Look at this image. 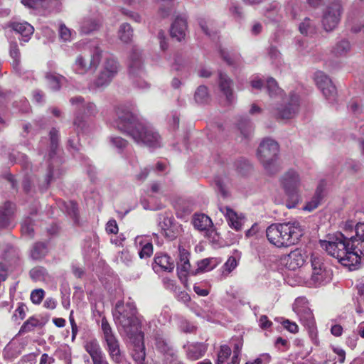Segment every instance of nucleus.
Wrapping results in <instances>:
<instances>
[{"label":"nucleus","mask_w":364,"mask_h":364,"mask_svg":"<svg viewBox=\"0 0 364 364\" xmlns=\"http://www.w3.org/2000/svg\"><path fill=\"white\" fill-rule=\"evenodd\" d=\"M117 129L130 136L138 144L149 147H158L160 145L159 133L149 124L139 119L129 107L119 105L116 108Z\"/></svg>","instance_id":"1"},{"label":"nucleus","mask_w":364,"mask_h":364,"mask_svg":"<svg viewBox=\"0 0 364 364\" xmlns=\"http://www.w3.org/2000/svg\"><path fill=\"white\" fill-rule=\"evenodd\" d=\"M321 247L328 255L338 259L346 267H355L360 263L361 258L355 250H353L349 237L340 232H336L328 240H320Z\"/></svg>","instance_id":"2"},{"label":"nucleus","mask_w":364,"mask_h":364,"mask_svg":"<svg viewBox=\"0 0 364 364\" xmlns=\"http://www.w3.org/2000/svg\"><path fill=\"white\" fill-rule=\"evenodd\" d=\"M304 233L298 221L272 224L266 230L268 240L278 247L297 243Z\"/></svg>","instance_id":"3"},{"label":"nucleus","mask_w":364,"mask_h":364,"mask_svg":"<svg viewBox=\"0 0 364 364\" xmlns=\"http://www.w3.org/2000/svg\"><path fill=\"white\" fill-rule=\"evenodd\" d=\"M112 314L119 331H123L128 337H133L139 331L140 321L137 317L136 307L133 302L118 301Z\"/></svg>","instance_id":"4"},{"label":"nucleus","mask_w":364,"mask_h":364,"mask_svg":"<svg viewBox=\"0 0 364 364\" xmlns=\"http://www.w3.org/2000/svg\"><path fill=\"white\" fill-rule=\"evenodd\" d=\"M49 136L50 144L48 157L50 163L48 165L47 173L44 178V181L39 185V188L41 191H46L50 185L58 179L64 172V171L59 166V159L58 157H55L59 141L58 130L55 128H52L50 131Z\"/></svg>","instance_id":"5"},{"label":"nucleus","mask_w":364,"mask_h":364,"mask_svg":"<svg viewBox=\"0 0 364 364\" xmlns=\"http://www.w3.org/2000/svg\"><path fill=\"white\" fill-rule=\"evenodd\" d=\"M279 152L278 143L269 138L262 140L258 147L257 157L269 175L276 174L280 171L281 168L277 162Z\"/></svg>","instance_id":"6"},{"label":"nucleus","mask_w":364,"mask_h":364,"mask_svg":"<svg viewBox=\"0 0 364 364\" xmlns=\"http://www.w3.org/2000/svg\"><path fill=\"white\" fill-rule=\"evenodd\" d=\"M281 183L288 197L286 206L288 208H295L300 200L298 192L300 178L298 173L293 170L288 171L282 176Z\"/></svg>","instance_id":"7"},{"label":"nucleus","mask_w":364,"mask_h":364,"mask_svg":"<svg viewBox=\"0 0 364 364\" xmlns=\"http://www.w3.org/2000/svg\"><path fill=\"white\" fill-rule=\"evenodd\" d=\"M310 262L312 267L310 284L314 287H318L328 283L331 279L332 272L327 267L324 258L314 253L311 255Z\"/></svg>","instance_id":"8"},{"label":"nucleus","mask_w":364,"mask_h":364,"mask_svg":"<svg viewBox=\"0 0 364 364\" xmlns=\"http://www.w3.org/2000/svg\"><path fill=\"white\" fill-rule=\"evenodd\" d=\"M128 70L130 77L139 87H146L148 85L144 80H141L145 75L143 59L141 51L133 49L128 60Z\"/></svg>","instance_id":"9"},{"label":"nucleus","mask_w":364,"mask_h":364,"mask_svg":"<svg viewBox=\"0 0 364 364\" xmlns=\"http://www.w3.org/2000/svg\"><path fill=\"white\" fill-rule=\"evenodd\" d=\"M102 50L95 47L90 55H79L73 65V70L80 75H85L90 70H95L101 60Z\"/></svg>","instance_id":"10"},{"label":"nucleus","mask_w":364,"mask_h":364,"mask_svg":"<svg viewBox=\"0 0 364 364\" xmlns=\"http://www.w3.org/2000/svg\"><path fill=\"white\" fill-rule=\"evenodd\" d=\"M343 10V6L339 0L329 3L323 9L321 25L326 32H331L338 26Z\"/></svg>","instance_id":"11"},{"label":"nucleus","mask_w":364,"mask_h":364,"mask_svg":"<svg viewBox=\"0 0 364 364\" xmlns=\"http://www.w3.org/2000/svg\"><path fill=\"white\" fill-rule=\"evenodd\" d=\"M299 97L295 93H291L289 99L273 111L277 119H288L294 117L299 110Z\"/></svg>","instance_id":"12"},{"label":"nucleus","mask_w":364,"mask_h":364,"mask_svg":"<svg viewBox=\"0 0 364 364\" xmlns=\"http://www.w3.org/2000/svg\"><path fill=\"white\" fill-rule=\"evenodd\" d=\"M314 80L323 96L329 101L336 100L337 91L331 80L322 71H317L314 74Z\"/></svg>","instance_id":"13"},{"label":"nucleus","mask_w":364,"mask_h":364,"mask_svg":"<svg viewBox=\"0 0 364 364\" xmlns=\"http://www.w3.org/2000/svg\"><path fill=\"white\" fill-rule=\"evenodd\" d=\"M218 86L225 97V105L232 106L237 101V96L233 90V81L226 74L219 73Z\"/></svg>","instance_id":"14"},{"label":"nucleus","mask_w":364,"mask_h":364,"mask_svg":"<svg viewBox=\"0 0 364 364\" xmlns=\"http://www.w3.org/2000/svg\"><path fill=\"white\" fill-rule=\"evenodd\" d=\"M159 226L168 240H173L177 237L178 226L175 223V219L172 215L167 213L161 215L159 218Z\"/></svg>","instance_id":"15"},{"label":"nucleus","mask_w":364,"mask_h":364,"mask_svg":"<svg viewBox=\"0 0 364 364\" xmlns=\"http://www.w3.org/2000/svg\"><path fill=\"white\" fill-rule=\"evenodd\" d=\"M355 235L349 237L353 250H355L360 258L364 256V223H358L355 227Z\"/></svg>","instance_id":"16"},{"label":"nucleus","mask_w":364,"mask_h":364,"mask_svg":"<svg viewBox=\"0 0 364 364\" xmlns=\"http://www.w3.org/2000/svg\"><path fill=\"white\" fill-rule=\"evenodd\" d=\"M106 350L111 360L115 364L123 362L124 355L120 349L119 341L117 337L105 341Z\"/></svg>","instance_id":"17"},{"label":"nucleus","mask_w":364,"mask_h":364,"mask_svg":"<svg viewBox=\"0 0 364 364\" xmlns=\"http://www.w3.org/2000/svg\"><path fill=\"white\" fill-rule=\"evenodd\" d=\"M84 348L86 352L90 355L93 364H97L106 360V357L96 339L87 341Z\"/></svg>","instance_id":"18"},{"label":"nucleus","mask_w":364,"mask_h":364,"mask_svg":"<svg viewBox=\"0 0 364 364\" xmlns=\"http://www.w3.org/2000/svg\"><path fill=\"white\" fill-rule=\"evenodd\" d=\"M303 299H296L294 306V311L298 314L301 321L304 326L309 328L313 329L314 328L315 321L313 313L308 307H301L299 306V302Z\"/></svg>","instance_id":"19"},{"label":"nucleus","mask_w":364,"mask_h":364,"mask_svg":"<svg viewBox=\"0 0 364 364\" xmlns=\"http://www.w3.org/2000/svg\"><path fill=\"white\" fill-rule=\"evenodd\" d=\"M220 210L225 215L229 225L232 228L236 231L242 230L243 218L238 215L236 212L228 206L220 207Z\"/></svg>","instance_id":"20"},{"label":"nucleus","mask_w":364,"mask_h":364,"mask_svg":"<svg viewBox=\"0 0 364 364\" xmlns=\"http://www.w3.org/2000/svg\"><path fill=\"white\" fill-rule=\"evenodd\" d=\"M153 269L155 271L160 269L171 272L174 269V262L166 254H156L154 257Z\"/></svg>","instance_id":"21"},{"label":"nucleus","mask_w":364,"mask_h":364,"mask_svg":"<svg viewBox=\"0 0 364 364\" xmlns=\"http://www.w3.org/2000/svg\"><path fill=\"white\" fill-rule=\"evenodd\" d=\"M179 260L177 262V271L179 277H186L191 271L189 252L183 247H179Z\"/></svg>","instance_id":"22"},{"label":"nucleus","mask_w":364,"mask_h":364,"mask_svg":"<svg viewBox=\"0 0 364 364\" xmlns=\"http://www.w3.org/2000/svg\"><path fill=\"white\" fill-rule=\"evenodd\" d=\"M186 348V356L191 360H196L203 357L206 352L207 346L203 343H193L183 346Z\"/></svg>","instance_id":"23"},{"label":"nucleus","mask_w":364,"mask_h":364,"mask_svg":"<svg viewBox=\"0 0 364 364\" xmlns=\"http://www.w3.org/2000/svg\"><path fill=\"white\" fill-rule=\"evenodd\" d=\"M187 29V23L186 19L181 17H177L171 27V36L176 38L177 41H181L186 36Z\"/></svg>","instance_id":"24"},{"label":"nucleus","mask_w":364,"mask_h":364,"mask_svg":"<svg viewBox=\"0 0 364 364\" xmlns=\"http://www.w3.org/2000/svg\"><path fill=\"white\" fill-rule=\"evenodd\" d=\"M14 31L22 36L21 41L28 42L31 36L33 33V27L27 22H14L11 24Z\"/></svg>","instance_id":"25"},{"label":"nucleus","mask_w":364,"mask_h":364,"mask_svg":"<svg viewBox=\"0 0 364 364\" xmlns=\"http://www.w3.org/2000/svg\"><path fill=\"white\" fill-rule=\"evenodd\" d=\"M14 210V204L9 201L6 202L4 206L0 208V228H4L9 225Z\"/></svg>","instance_id":"26"},{"label":"nucleus","mask_w":364,"mask_h":364,"mask_svg":"<svg viewBox=\"0 0 364 364\" xmlns=\"http://www.w3.org/2000/svg\"><path fill=\"white\" fill-rule=\"evenodd\" d=\"M193 225L199 231H206L213 226V222L208 215L203 213H196L193 216Z\"/></svg>","instance_id":"27"},{"label":"nucleus","mask_w":364,"mask_h":364,"mask_svg":"<svg viewBox=\"0 0 364 364\" xmlns=\"http://www.w3.org/2000/svg\"><path fill=\"white\" fill-rule=\"evenodd\" d=\"M132 358L137 364H146L145 347L142 339L134 343Z\"/></svg>","instance_id":"28"},{"label":"nucleus","mask_w":364,"mask_h":364,"mask_svg":"<svg viewBox=\"0 0 364 364\" xmlns=\"http://www.w3.org/2000/svg\"><path fill=\"white\" fill-rule=\"evenodd\" d=\"M304 257L300 251L294 250L288 255L287 265L290 269L295 270L304 264Z\"/></svg>","instance_id":"29"},{"label":"nucleus","mask_w":364,"mask_h":364,"mask_svg":"<svg viewBox=\"0 0 364 364\" xmlns=\"http://www.w3.org/2000/svg\"><path fill=\"white\" fill-rule=\"evenodd\" d=\"M350 42L343 39L335 43L331 49V53L336 57H343L350 52Z\"/></svg>","instance_id":"30"},{"label":"nucleus","mask_w":364,"mask_h":364,"mask_svg":"<svg viewBox=\"0 0 364 364\" xmlns=\"http://www.w3.org/2000/svg\"><path fill=\"white\" fill-rule=\"evenodd\" d=\"M48 253V245L43 242H36L31 250V257L35 260L42 259Z\"/></svg>","instance_id":"31"},{"label":"nucleus","mask_w":364,"mask_h":364,"mask_svg":"<svg viewBox=\"0 0 364 364\" xmlns=\"http://www.w3.org/2000/svg\"><path fill=\"white\" fill-rule=\"evenodd\" d=\"M323 187L321 184H320L315 192V194L312 197L310 201L307 202L306 205L304 207V210L307 211H312L316 209L321 203V200L323 198Z\"/></svg>","instance_id":"32"},{"label":"nucleus","mask_w":364,"mask_h":364,"mask_svg":"<svg viewBox=\"0 0 364 364\" xmlns=\"http://www.w3.org/2000/svg\"><path fill=\"white\" fill-rule=\"evenodd\" d=\"M43 323L40 322V321L34 317L31 316L28 320H26L23 325L21 326L18 333L24 334L28 332L33 331L36 328L43 326Z\"/></svg>","instance_id":"33"},{"label":"nucleus","mask_w":364,"mask_h":364,"mask_svg":"<svg viewBox=\"0 0 364 364\" xmlns=\"http://www.w3.org/2000/svg\"><path fill=\"white\" fill-rule=\"evenodd\" d=\"M119 69L118 62L113 58H106L102 65V70L109 74L111 76L115 77Z\"/></svg>","instance_id":"34"},{"label":"nucleus","mask_w":364,"mask_h":364,"mask_svg":"<svg viewBox=\"0 0 364 364\" xmlns=\"http://www.w3.org/2000/svg\"><path fill=\"white\" fill-rule=\"evenodd\" d=\"M46 78L50 88L53 91L59 90L63 81L65 80V77L63 76L55 73H47Z\"/></svg>","instance_id":"35"},{"label":"nucleus","mask_w":364,"mask_h":364,"mask_svg":"<svg viewBox=\"0 0 364 364\" xmlns=\"http://www.w3.org/2000/svg\"><path fill=\"white\" fill-rule=\"evenodd\" d=\"M114 77L101 69L92 85L96 88H104L112 82Z\"/></svg>","instance_id":"36"},{"label":"nucleus","mask_w":364,"mask_h":364,"mask_svg":"<svg viewBox=\"0 0 364 364\" xmlns=\"http://www.w3.org/2000/svg\"><path fill=\"white\" fill-rule=\"evenodd\" d=\"M194 100L198 104L208 103L210 100L208 87L205 85H200L195 92Z\"/></svg>","instance_id":"37"},{"label":"nucleus","mask_w":364,"mask_h":364,"mask_svg":"<svg viewBox=\"0 0 364 364\" xmlns=\"http://www.w3.org/2000/svg\"><path fill=\"white\" fill-rule=\"evenodd\" d=\"M237 125L241 134L244 138L247 139L251 135L253 130L252 122L246 118H242Z\"/></svg>","instance_id":"38"},{"label":"nucleus","mask_w":364,"mask_h":364,"mask_svg":"<svg viewBox=\"0 0 364 364\" xmlns=\"http://www.w3.org/2000/svg\"><path fill=\"white\" fill-rule=\"evenodd\" d=\"M10 55L13 58V68L18 71V67L21 62V54L16 42H11L10 43Z\"/></svg>","instance_id":"39"},{"label":"nucleus","mask_w":364,"mask_h":364,"mask_svg":"<svg viewBox=\"0 0 364 364\" xmlns=\"http://www.w3.org/2000/svg\"><path fill=\"white\" fill-rule=\"evenodd\" d=\"M215 258H205L198 262L197 272L210 271L214 269L217 265Z\"/></svg>","instance_id":"40"},{"label":"nucleus","mask_w":364,"mask_h":364,"mask_svg":"<svg viewBox=\"0 0 364 364\" xmlns=\"http://www.w3.org/2000/svg\"><path fill=\"white\" fill-rule=\"evenodd\" d=\"M133 35V31L129 23H123L121 25L119 30V37L120 40L124 43H128L131 41Z\"/></svg>","instance_id":"41"},{"label":"nucleus","mask_w":364,"mask_h":364,"mask_svg":"<svg viewBox=\"0 0 364 364\" xmlns=\"http://www.w3.org/2000/svg\"><path fill=\"white\" fill-rule=\"evenodd\" d=\"M33 220L28 217L25 218L21 224V232L23 235L32 238L34 235Z\"/></svg>","instance_id":"42"},{"label":"nucleus","mask_w":364,"mask_h":364,"mask_svg":"<svg viewBox=\"0 0 364 364\" xmlns=\"http://www.w3.org/2000/svg\"><path fill=\"white\" fill-rule=\"evenodd\" d=\"M215 189L218 195L223 198H226L229 196V191L224 183V181L219 177L215 178Z\"/></svg>","instance_id":"43"},{"label":"nucleus","mask_w":364,"mask_h":364,"mask_svg":"<svg viewBox=\"0 0 364 364\" xmlns=\"http://www.w3.org/2000/svg\"><path fill=\"white\" fill-rule=\"evenodd\" d=\"M99 28L98 23L94 19H85L81 26V31L85 34H89Z\"/></svg>","instance_id":"44"},{"label":"nucleus","mask_w":364,"mask_h":364,"mask_svg":"<svg viewBox=\"0 0 364 364\" xmlns=\"http://www.w3.org/2000/svg\"><path fill=\"white\" fill-rule=\"evenodd\" d=\"M101 328L103 333V338L105 341L109 339L115 338V335L105 317L102 318Z\"/></svg>","instance_id":"45"},{"label":"nucleus","mask_w":364,"mask_h":364,"mask_svg":"<svg viewBox=\"0 0 364 364\" xmlns=\"http://www.w3.org/2000/svg\"><path fill=\"white\" fill-rule=\"evenodd\" d=\"M237 172L242 175L247 174L252 168L250 162L245 159L237 160L235 164Z\"/></svg>","instance_id":"46"},{"label":"nucleus","mask_w":364,"mask_h":364,"mask_svg":"<svg viewBox=\"0 0 364 364\" xmlns=\"http://www.w3.org/2000/svg\"><path fill=\"white\" fill-rule=\"evenodd\" d=\"M265 89L270 97L277 95L280 92L277 82L273 77H269L267 79Z\"/></svg>","instance_id":"47"},{"label":"nucleus","mask_w":364,"mask_h":364,"mask_svg":"<svg viewBox=\"0 0 364 364\" xmlns=\"http://www.w3.org/2000/svg\"><path fill=\"white\" fill-rule=\"evenodd\" d=\"M299 31L304 35L312 34L315 32V26L309 18H305L299 25Z\"/></svg>","instance_id":"48"},{"label":"nucleus","mask_w":364,"mask_h":364,"mask_svg":"<svg viewBox=\"0 0 364 364\" xmlns=\"http://www.w3.org/2000/svg\"><path fill=\"white\" fill-rule=\"evenodd\" d=\"M46 274L47 271L43 267H36L30 271L31 277L36 281L41 280Z\"/></svg>","instance_id":"49"},{"label":"nucleus","mask_w":364,"mask_h":364,"mask_svg":"<svg viewBox=\"0 0 364 364\" xmlns=\"http://www.w3.org/2000/svg\"><path fill=\"white\" fill-rule=\"evenodd\" d=\"M111 144L119 151H122L128 145V141L120 136H111L109 138Z\"/></svg>","instance_id":"50"},{"label":"nucleus","mask_w":364,"mask_h":364,"mask_svg":"<svg viewBox=\"0 0 364 364\" xmlns=\"http://www.w3.org/2000/svg\"><path fill=\"white\" fill-rule=\"evenodd\" d=\"M231 349L227 345L222 346L218 355L216 364H222L230 355Z\"/></svg>","instance_id":"51"},{"label":"nucleus","mask_w":364,"mask_h":364,"mask_svg":"<svg viewBox=\"0 0 364 364\" xmlns=\"http://www.w3.org/2000/svg\"><path fill=\"white\" fill-rule=\"evenodd\" d=\"M238 264V262L235 257H230L226 262L223 264V273L226 272L228 274L230 273L233 269H235Z\"/></svg>","instance_id":"52"},{"label":"nucleus","mask_w":364,"mask_h":364,"mask_svg":"<svg viewBox=\"0 0 364 364\" xmlns=\"http://www.w3.org/2000/svg\"><path fill=\"white\" fill-rule=\"evenodd\" d=\"M153 253V245L151 242H146L142 245L141 250L139 252L140 258L149 257Z\"/></svg>","instance_id":"53"},{"label":"nucleus","mask_w":364,"mask_h":364,"mask_svg":"<svg viewBox=\"0 0 364 364\" xmlns=\"http://www.w3.org/2000/svg\"><path fill=\"white\" fill-rule=\"evenodd\" d=\"M157 349L164 354H168L171 355H173V350L171 346H170L166 341H159L156 343Z\"/></svg>","instance_id":"54"},{"label":"nucleus","mask_w":364,"mask_h":364,"mask_svg":"<svg viewBox=\"0 0 364 364\" xmlns=\"http://www.w3.org/2000/svg\"><path fill=\"white\" fill-rule=\"evenodd\" d=\"M83 114L86 117L95 116L97 113L96 105L93 102H87L83 105Z\"/></svg>","instance_id":"55"},{"label":"nucleus","mask_w":364,"mask_h":364,"mask_svg":"<svg viewBox=\"0 0 364 364\" xmlns=\"http://www.w3.org/2000/svg\"><path fill=\"white\" fill-rule=\"evenodd\" d=\"M9 160L11 163H14L16 161V160L19 161L21 163H22V165L25 168L28 167V161L27 156L22 153H18V157L16 159V156L14 154H9Z\"/></svg>","instance_id":"56"},{"label":"nucleus","mask_w":364,"mask_h":364,"mask_svg":"<svg viewBox=\"0 0 364 364\" xmlns=\"http://www.w3.org/2000/svg\"><path fill=\"white\" fill-rule=\"evenodd\" d=\"M44 296V291L41 289L33 290L31 294V300L33 304H40Z\"/></svg>","instance_id":"57"},{"label":"nucleus","mask_w":364,"mask_h":364,"mask_svg":"<svg viewBox=\"0 0 364 364\" xmlns=\"http://www.w3.org/2000/svg\"><path fill=\"white\" fill-rule=\"evenodd\" d=\"M73 126L75 127L77 134L80 132H84L86 126V122L81 117H76L73 122Z\"/></svg>","instance_id":"58"},{"label":"nucleus","mask_w":364,"mask_h":364,"mask_svg":"<svg viewBox=\"0 0 364 364\" xmlns=\"http://www.w3.org/2000/svg\"><path fill=\"white\" fill-rule=\"evenodd\" d=\"M59 33H60V38L64 41H68L70 40L71 31L64 24H62V25L60 26Z\"/></svg>","instance_id":"59"},{"label":"nucleus","mask_w":364,"mask_h":364,"mask_svg":"<svg viewBox=\"0 0 364 364\" xmlns=\"http://www.w3.org/2000/svg\"><path fill=\"white\" fill-rule=\"evenodd\" d=\"M209 24L210 23L205 21V19H200L199 20V26L202 31L208 36L211 37L214 32L209 28Z\"/></svg>","instance_id":"60"},{"label":"nucleus","mask_w":364,"mask_h":364,"mask_svg":"<svg viewBox=\"0 0 364 364\" xmlns=\"http://www.w3.org/2000/svg\"><path fill=\"white\" fill-rule=\"evenodd\" d=\"M282 326L289 332L295 333L298 331V326L294 322H291L289 320L286 319L283 321Z\"/></svg>","instance_id":"61"},{"label":"nucleus","mask_w":364,"mask_h":364,"mask_svg":"<svg viewBox=\"0 0 364 364\" xmlns=\"http://www.w3.org/2000/svg\"><path fill=\"white\" fill-rule=\"evenodd\" d=\"M27 307L24 304H19L18 306L15 311V314L14 316L15 317H19L21 320H23L26 317V311Z\"/></svg>","instance_id":"62"},{"label":"nucleus","mask_w":364,"mask_h":364,"mask_svg":"<svg viewBox=\"0 0 364 364\" xmlns=\"http://www.w3.org/2000/svg\"><path fill=\"white\" fill-rule=\"evenodd\" d=\"M68 145L73 151H78L80 150V143L77 136L70 137L68 140Z\"/></svg>","instance_id":"63"},{"label":"nucleus","mask_w":364,"mask_h":364,"mask_svg":"<svg viewBox=\"0 0 364 364\" xmlns=\"http://www.w3.org/2000/svg\"><path fill=\"white\" fill-rule=\"evenodd\" d=\"M242 347V343L240 341L237 342L234 344L233 346V356L232 361L233 363H237L239 360V355Z\"/></svg>","instance_id":"64"}]
</instances>
